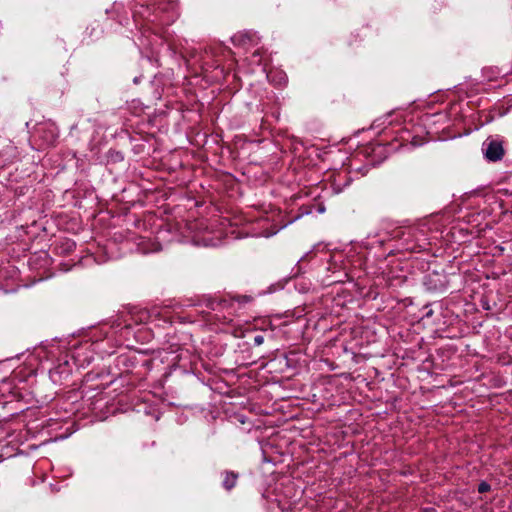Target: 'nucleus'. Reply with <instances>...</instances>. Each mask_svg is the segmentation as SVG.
Returning a JSON list of instances; mask_svg holds the SVG:
<instances>
[{
	"label": "nucleus",
	"instance_id": "f257e3e1",
	"mask_svg": "<svg viewBox=\"0 0 512 512\" xmlns=\"http://www.w3.org/2000/svg\"><path fill=\"white\" fill-rule=\"evenodd\" d=\"M263 461L273 465L282 464L288 451V438L285 430L279 431L261 443Z\"/></svg>",
	"mask_w": 512,
	"mask_h": 512
},
{
	"label": "nucleus",
	"instance_id": "f03ea898",
	"mask_svg": "<svg viewBox=\"0 0 512 512\" xmlns=\"http://www.w3.org/2000/svg\"><path fill=\"white\" fill-rule=\"evenodd\" d=\"M101 347L100 339L96 338L92 342L86 341L75 347L71 352V359L73 364L77 367H85L94 360L95 354H111Z\"/></svg>",
	"mask_w": 512,
	"mask_h": 512
},
{
	"label": "nucleus",
	"instance_id": "7ed1b4c3",
	"mask_svg": "<svg viewBox=\"0 0 512 512\" xmlns=\"http://www.w3.org/2000/svg\"><path fill=\"white\" fill-rule=\"evenodd\" d=\"M504 140L499 136H489L482 144V152L489 162L502 160L505 154Z\"/></svg>",
	"mask_w": 512,
	"mask_h": 512
},
{
	"label": "nucleus",
	"instance_id": "20e7f679",
	"mask_svg": "<svg viewBox=\"0 0 512 512\" xmlns=\"http://www.w3.org/2000/svg\"><path fill=\"white\" fill-rule=\"evenodd\" d=\"M423 284L428 291L442 292L448 287V278L443 272L431 271L424 276Z\"/></svg>",
	"mask_w": 512,
	"mask_h": 512
},
{
	"label": "nucleus",
	"instance_id": "39448f33",
	"mask_svg": "<svg viewBox=\"0 0 512 512\" xmlns=\"http://www.w3.org/2000/svg\"><path fill=\"white\" fill-rule=\"evenodd\" d=\"M72 373V364L68 355L58 360V364L49 370V375L54 383L61 384Z\"/></svg>",
	"mask_w": 512,
	"mask_h": 512
},
{
	"label": "nucleus",
	"instance_id": "423d86ee",
	"mask_svg": "<svg viewBox=\"0 0 512 512\" xmlns=\"http://www.w3.org/2000/svg\"><path fill=\"white\" fill-rule=\"evenodd\" d=\"M260 37L257 32L247 30L234 34L231 37V41L235 46L249 49L252 46L258 44Z\"/></svg>",
	"mask_w": 512,
	"mask_h": 512
},
{
	"label": "nucleus",
	"instance_id": "0eeeda50",
	"mask_svg": "<svg viewBox=\"0 0 512 512\" xmlns=\"http://www.w3.org/2000/svg\"><path fill=\"white\" fill-rule=\"evenodd\" d=\"M36 133L46 145H53L59 136L58 128L54 123L50 122L39 124L36 128Z\"/></svg>",
	"mask_w": 512,
	"mask_h": 512
},
{
	"label": "nucleus",
	"instance_id": "6e6552de",
	"mask_svg": "<svg viewBox=\"0 0 512 512\" xmlns=\"http://www.w3.org/2000/svg\"><path fill=\"white\" fill-rule=\"evenodd\" d=\"M285 479H282V481H278L276 483L275 491L277 492L275 499L273 502H275L280 509V511L284 512L286 510V504H287V495L285 492Z\"/></svg>",
	"mask_w": 512,
	"mask_h": 512
},
{
	"label": "nucleus",
	"instance_id": "1a4fd4ad",
	"mask_svg": "<svg viewBox=\"0 0 512 512\" xmlns=\"http://www.w3.org/2000/svg\"><path fill=\"white\" fill-rule=\"evenodd\" d=\"M162 313V309L153 307L151 309H142L137 313V320L143 323L152 322L157 320Z\"/></svg>",
	"mask_w": 512,
	"mask_h": 512
},
{
	"label": "nucleus",
	"instance_id": "9d476101",
	"mask_svg": "<svg viewBox=\"0 0 512 512\" xmlns=\"http://www.w3.org/2000/svg\"><path fill=\"white\" fill-rule=\"evenodd\" d=\"M191 242L196 246L202 247H217L221 244V239H214L210 236H199L195 235L191 239Z\"/></svg>",
	"mask_w": 512,
	"mask_h": 512
},
{
	"label": "nucleus",
	"instance_id": "9b49d317",
	"mask_svg": "<svg viewBox=\"0 0 512 512\" xmlns=\"http://www.w3.org/2000/svg\"><path fill=\"white\" fill-rule=\"evenodd\" d=\"M115 365L118 368H123L121 373L129 372L130 368H132L134 366V361L128 355L122 354V355H119L118 357H116Z\"/></svg>",
	"mask_w": 512,
	"mask_h": 512
},
{
	"label": "nucleus",
	"instance_id": "f8f14e48",
	"mask_svg": "<svg viewBox=\"0 0 512 512\" xmlns=\"http://www.w3.org/2000/svg\"><path fill=\"white\" fill-rule=\"evenodd\" d=\"M237 481V474L233 472H226L225 478L223 480V487L226 490H231L235 485Z\"/></svg>",
	"mask_w": 512,
	"mask_h": 512
},
{
	"label": "nucleus",
	"instance_id": "ddd939ff",
	"mask_svg": "<svg viewBox=\"0 0 512 512\" xmlns=\"http://www.w3.org/2000/svg\"><path fill=\"white\" fill-rule=\"evenodd\" d=\"M290 369L292 368V363L295 362L296 366L299 368H305L307 365L306 359H301V356L298 353H295L294 351H290Z\"/></svg>",
	"mask_w": 512,
	"mask_h": 512
},
{
	"label": "nucleus",
	"instance_id": "4468645a",
	"mask_svg": "<svg viewBox=\"0 0 512 512\" xmlns=\"http://www.w3.org/2000/svg\"><path fill=\"white\" fill-rule=\"evenodd\" d=\"M284 286H285V281H280L278 283H275V284H271L267 290L265 291V293L267 294H272V293H275L277 291H280V290H283L284 289Z\"/></svg>",
	"mask_w": 512,
	"mask_h": 512
},
{
	"label": "nucleus",
	"instance_id": "2eb2a0df",
	"mask_svg": "<svg viewBox=\"0 0 512 512\" xmlns=\"http://www.w3.org/2000/svg\"><path fill=\"white\" fill-rule=\"evenodd\" d=\"M300 209L302 210V212L300 214H297L294 217H290V220H289L290 224H292L294 221L299 219L302 215H308L312 212L311 208L305 204Z\"/></svg>",
	"mask_w": 512,
	"mask_h": 512
},
{
	"label": "nucleus",
	"instance_id": "dca6fc26",
	"mask_svg": "<svg viewBox=\"0 0 512 512\" xmlns=\"http://www.w3.org/2000/svg\"><path fill=\"white\" fill-rule=\"evenodd\" d=\"M477 490H478L479 493L489 492L491 490V485L488 482H486V481H481L478 484Z\"/></svg>",
	"mask_w": 512,
	"mask_h": 512
},
{
	"label": "nucleus",
	"instance_id": "f3484780",
	"mask_svg": "<svg viewBox=\"0 0 512 512\" xmlns=\"http://www.w3.org/2000/svg\"><path fill=\"white\" fill-rule=\"evenodd\" d=\"M285 227H286V224H283L278 229L267 230V231L262 233V236H264V237H271V236L275 235L279 230H281V229H283Z\"/></svg>",
	"mask_w": 512,
	"mask_h": 512
},
{
	"label": "nucleus",
	"instance_id": "a211bd4d",
	"mask_svg": "<svg viewBox=\"0 0 512 512\" xmlns=\"http://www.w3.org/2000/svg\"><path fill=\"white\" fill-rule=\"evenodd\" d=\"M301 262H302V259H299L298 260V264L296 265V267L292 269V271H291L292 275H290V279L292 277H297L298 275L301 274V269H302L301 265H300Z\"/></svg>",
	"mask_w": 512,
	"mask_h": 512
},
{
	"label": "nucleus",
	"instance_id": "6ab92c4d",
	"mask_svg": "<svg viewBox=\"0 0 512 512\" xmlns=\"http://www.w3.org/2000/svg\"><path fill=\"white\" fill-rule=\"evenodd\" d=\"M254 342L258 345H260L262 342H263V337L260 336V335H257L255 338H254Z\"/></svg>",
	"mask_w": 512,
	"mask_h": 512
},
{
	"label": "nucleus",
	"instance_id": "aec40b11",
	"mask_svg": "<svg viewBox=\"0 0 512 512\" xmlns=\"http://www.w3.org/2000/svg\"><path fill=\"white\" fill-rule=\"evenodd\" d=\"M292 198H293L294 200H296V199H298V198H301V196H298V195H296V194H292V196H290V199H292Z\"/></svg>",
	"mask_w": 512,
	"mask_h": 512
},
{
	"label": "nucleus",
	"instance_id": "412c9836",
	"mask_svg": "<svg viewBox=\"0 0 512 512\" xmlns=\"http://www.w3.org/2000/svg\"><path fill=\"white\" fill-rule=\"evenodd\" d=\"M309 288L308 287H302L299 288V292H306Z\"/></svg>",
	"mask_w": 512,
	"mask_h": 512
},
{
	"label": "nucleus",
	"instance_id": "4be33fe9",
	"mask_svg": "<svg viewBox=\"0 0 512 512\" xmlns=\"http://www.w3.org/2000/svg\"><path fill=\"white\" fill-rule=\"evenodd\" d=\"M139 81H140V80H139V77H135V78L133 79V82H134L135 84H138V83H139Z\"/></svg>",
	"mask_w": 512,
	"mask_h": 512
}]
</instances>
